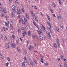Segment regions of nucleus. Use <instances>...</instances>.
<instances>
[{
	"mask_svg": "<svg viewBox=\"0 0 67 67\" xmlns=\"http://www.w3.org/2000/svg\"><path fill=\"white\" fill-rule=\"evenodd\" d=\"M19 2H18V1H16L15 2V4H18Z\"/></svg>",
	"mask_w": 67,
	"mask_h": 67,
	"instance_id": "473e14b6",
	"label": "nucleus"
},
{
	"mask_svg": "<svg viewBox=\"0 0 67 67\" xmlns=\"http://www.w3.org/2000/svg\"><path fill=\"white\" fill-rule=\"evenodd\" d=\"M32 36L33 38H35V36H34V35H32Z\"/></svg>",
	"mask_w": 67,
	"mask_h": 67,
	"instance_id": "a18cd8bd",
	"label": "nucleus"
},
{
	"mask_svg": "<svg viewBox=\"0 0 67 67\" xmlns=\"http://www.w3.org/2000/svg\"><path fill=\"white\" fill-rule=\"evenodd\" d=\"M21 21H22L23 24H24L25 25L26 22H27V19H25L23 21V20H22V18H20V20H19V23H21Z\"/></svg>",
	"mask_w": 67,
	"mask_h": 67,
	"instance_id": "f257e3e1",
	"label": "nucleus"
},
{
	"mask_svg": "<svg viewBox=\"0 0 67 67\" xmlns=\"http://www.w3.org/2000/svg\"><path fill=\"white\" fill-rule=\"evenodd\" d=\"M33 48L31 46H30L29 47V50H32Z\"/></svg>",
	"mask_w": 67,
	"mask_h": 67,
	"instance_id": "7c9ffc66",
	"label": "nucleus"
},
{
	"mask_svg": "<svg viewBox=\"0 0 67 67\" xmlns=\"http://www.w3.org/2000/svg\"><path fill=\"white\" fill-rule=\"evenodd\" d=\"M9 63H6V66H7V67H8V65H9Z\"/></svg>",
	"mask_w": 67,
	"mask_h": 67,
	"instance_id": "09e8293b",
	"label": "nucleus"
},
{
	"mask_svg": "<svg viewBox=\"0 0 67 67\" xmlns=\"http://www.w3.org/2000/svg\"><path fill=\"white\" fill-rule=\"evenodd\" d=\"M12 38H14H14H15V36H14V35H12Z\"/></svg>",
	"mask_w": 67,
	"mask_h": 67,
	"instance_id": "72a5a7b5",
	"label": "nucleus"
},
{
	"mask_svg": "<svg viewBox=\"0 0 67 67\" xmlns=\"http://www.w3.org/2000/svg\"><path fill=\"white\" fill-rule=\"evenodd\" d=\"M25 15L26 18H27V19H29V15H28L27 13H26Z\"/></svg>",
	"mask_w": 67,
	"mask_h": 67,
	"instance_id": "ddd939ff",
	"label": "nucleus"
},
{
	"mask_svg": "<svg viewBox=\"0 0 67 67\" xmlns=\"http://www.w3.org/2000/svg\"><path fill=\"white\" fill-rule=\"evenodd\" d=\"M3 29H4V31H5V27H3Z\"/></svg>",
	"mask_w": 67,
	"mask_h": 67,
	"instance_id": "680f3d73",
	"label": "nucleus"
},
{
	"mask_svg": "<svg viewBox=\"0 0 67 67\" xmlns=\"http://www.w3.org/2000/svg\"><path fill=\"white\" fill-rule=\"evenodd\" d=\"M10 38L11 40V41H12L13 42V41H14V38H13L12 37V36H10Z\"/></svg>",
	"mask_w": 67,
	"mask_h": 67,
	"instance_id": "4468645a",
	"label": "nucleus"
},
{
	"mask_svg": "<svg viewBox=\"0 0 67 67\" xmlns=\"http://www.w3.org/2000/svg\"><path fill=\"white\" fill-rule=\"evenodd\" d=\"M50 10L51 11V12L52 13H53V10L52 9H50Z\"/></svg>",
	"mask_w": 67,
	"mask_h": 67,
	"instance_id": "a19ab883",
	"label": "nucleus"
},
{
	"mask_svg": "<svg viewBox=\"0 0 67 67\" xmlns=\"http://www.w3.org/2000/svg\"><path fill=\"white\" fill-rule=\"evenodd\" d=\"M3 36L2 34L0 35V38L1 40H2L3 39Z\"/></svg>",
	"mask_w": 67,
	"mask_h": 67,
	"instance_id": "9b49d317",
	"label": "nucleus"
},
{
	"mask_svg": "<svg viewBox=\"0 0 67 67\" xmlns=\"http://www.w3.org/2000/svg\"><path fill=\"white\" fill-rule=\"evenodd\" d=\"M28 35H29V36H31V32H30V31H28Z\"/></svg>",
	"mask_w": 67,
	"mask_h": 67,
	"instance_id": "5701e85b",
	"label": "nucleus"
},
{
	"mask_svg": "<svg viewBox=\"0 0 67 67\" xmlns=\"http://www.w3.org/2000/svg\"><path fill=\"white\" fill-rule=\"evenodd\" d=\"M10 22H11V23H13V20H12L10 21Z\"/></svg>",
	"mask_w": 67,
	"mask_h": 67,
	"instance_id": "774afa93",
	"label": "nucleus"
},
{
	"mask_svg": "<svg viewBox=\"0 0 67 67\" xmlns=\"http://www.w3.org/2000/svg\"><path fill=\"white\" fill-rule=\"evenodd\" d=\"M44 65H45V66H47V65H48V64L47 63H44Z\"/></svg>",
	"mask_w": 67,
	"mask_h": 67,
	"instance_id": "6e6d98bb",
	"label": "nucleus"
},
{
	"mask_svg": "<svg viewBox=\"0 0 67 67\" xmlns=\"http://www.w3.org/2000/svg\"><path fill=\"white\" fill-rule=\"evenodd\" d=\"M7 59L9 61H10V58L9 57H7Z\"/></svg>",
	"mask_w": 67,
	"mask_h": 67,
	"instance_id": "f704fd0d",
	"label": "nucleus"
},
{
	"mask_svg": "<svg viewBox=\"0 0 67 67\" xmlns=\"http://www.w3.org/2000/svg\"><path fill=\"white\" fill-rule=\"evenodd\" d=\"M0 58H1V59H3V55H2L1 53H0Z\"/></svg>",
	"mask_w": 67,
	"mask_h": 67,
	"instance_id": "9d476101",
	"label": "nucleus"
},
{
	"mask_svg": "<svg viewBox=\"0 0 67 67\" xmlns=\"http://www.w3.org/2000/svg\"><path fill=\"white\" fill-rule=\"evenodd\" d=\"M7 22H8V23H7V22H5V23L6 24V25L7 26H9L8 25V24H9V21H7Z\"/></svg>",
	"mask_w": 67,
	"mask_h": 67,
	"instance_id": "2eb2a0df",
	"label": "nucleus"
},
{
	"mask_svg": "<svg viewBox=\"0 0 67 67\" xmlns=\"http://www.w3.org/2000/svg\"><path fill=\"white\" fill-rule=\"evenodd\" d=\"M12 9L13 10H14V11H15V13H16V7L15 5H13L12 7Z\"/></svg>",
	"mask_w": 67,
	"mask_h": 67,
	"instance_id": "7ed1b4c3",
	"label": "nucleus"
},
{
	"mask_svg": "<svg viewBox=\"0 0 67 67\" xmlns=\"http://www.w3.org/2000/svg\"><path fill=\"white\" fill-rule=\"evenodd\" d=\"M53 16L54 17V18H56V16H55V14H53Z\"/></svg>",
	"mask_w": 67,
	"mask_h": 67,
	"instance_id": "bf43d9fd",
	"label": "nucleus"
},
{
	"mask_svg": "<svg viewBox=\"0 0 67 67\" xmlns=\"http://www.w3.org/2000/svg\"><path fill=\"white\" fill-rule=\"evenodd\" d=\"M28 64L30 66L31 65L32 66H34V64L33 63V62H32V61L30 60V62H27Z\"/></svg>",
	"mask_w": 67,
	"mask_h": 67,
	"instance_id": "f03ea898",
	"label": "nucleus"
},
{
	"mask_svg": "<svg viewBox=\"0 0 67 67\" xmlns=\"http://www.w3.org/2000/svg\"><path fill=\"white\" fill-rule=\"evenodd\" d=\"M60 27H61L62 29H63V25H60Z\"/></svg>",
	"mask_w": 67,
	"mask_h": 67,
	"instance_id": "4c0bfd02",
	"label": "nucleus"
},
{
	"mask_svg": "<svg viewBox=\"0 0 67 67\" xmlns=\"http://www.w3.org/2000/svg\"><path fill=\"white\" fill-rule=\"evenodd\" d=\"M41 27L42 31H44V32H45V31H46V29H45V27L44 26H43V24H42L41 25Z\"/></svg>",
	"mask_w": 67,
	"mask_h": 67,
	"instance_id": "20e7f679",
	"label": "nucleus"
},
{
	"mask_svg": "<svg viewBox=\"0 0 67 67\" xmlns=\"http://www.w3.org/2000/svg\"><path fill=\"white\" fill-rule=\"evenodd\" d=\"M11 47L13 48H15L16 45L14 43H12L11 44Z\"/></svg>",
	"mask_w": 67,
	"mask_h": 67,
	"instance_id": "0eeeda50",
	"label": "nucleus"
},
{
	"mask_svg": "<svg viewBox=\"0 0 67 67\" xmlns=\"http://www.w3.org/2000/svg\"><path fill=\"white\" fill-rule=\"evenodd\" d=\"M40 13L41 15H42V16H43V14H42V12H41Z\"/></svg>",
	"mask_w": 67,
	"mask_h": 67,
	"instance_id": "13d9d810",
	"label": "nucleus"
},
{
	"mask_svg": "<svg viewBox=\"0 0 67 67\" xmlns=\"http://www.w3.org/2000/svg\"><path fill=\"white\" fill-rule=\"evenodd\" d=\"M18 31L19 33H20L21 32V31H20V29H19L18 30Z\"/></svg>",
	"mask_w": 67,
	"mask_h": 67,
	"instance_id": "603ef678",
	"label": "nucleus"
},
{
	"mask_svg": "<svg viewBox=\"0 0 67 67\" xmlns=\"http://www.w3.org/2000/svg\"><path fill=\"white\" fill-rule=\"evenodd\" d=\"M1 16L2 17H4V14L3 13L1 14Z\"/></svg>",
	"mask_w": 67,
	"mask_h": 67,
	"instance_id": "ea45409f",
	"label": "nucleus"
},
{
	"mask_svg": "<svg viewBox=\"0 0 67 67\" xmlns=\"http://www.w3.org/2000/svg\"><path fill=\"white\" fill-rule=\"evenodd\" d=\"M31 11V14H33V13H33V11Z\"/></svg>",
	"mask_w": 67,
	"mask_h": 67,
	"instance_id": "052dcab7",
	"label": "nucleus"
},
{
	"mask_svg": "<svg viewBox=\"0 0 67 67\" xmlns=\"http://www.w3.org/2000/svg\"><path fill=\"white\" fill-rule=\"evenodd\" d=\"M11 15L13 18H14V17L15 16V14H14V13L12 12L11 13Z\"/></svg>",
	"mask_w": 67,
	"mask_h": 67,
	"instance_id": "dca6fc26",
	"label": "nucleus"
},
{
	"mask_svg": "<svg viewBox=\"0 0 67 67\" xmlns=\"http://www.w3.org/2000/svg\"><path fill=\"white\" fill-rule=\"evenodd\" d=\"M46 16L47 17V18H48V20H49V21H50V18H49V16H48V15L46 14Z\"/></svg>",
	"mask_w": 67,
	"mask_h": 67,
	"instance_id": "412c9836",
	"label": "nucleus"
},
{
	"mask_svg": "<svg viewBox=\"0 0 67 67\" xmlns=\"http://www.w3.org/2000/svg\"><path fill=\"white\" fill-rule=\"evenodd\" d=\"M43 37H42V40H44L45 39V38H46V37H45L44 35H43Z\"/></svg>",
	"mask_w": 67,
	"mask_h": 67,
	"instance_id": "f3484780",
	"label": "nucleus"
},
{
	"mask_svg": "<svg viewBox=\"0 0 67 67\" xmlns=\"http://www.w3.org/2000/svg\"><path fill=\"white\" fill-rule=\"evenodd\" d=\"M64 55H62L61 56V58H62V59H63V57H64Z\"/></svg>",
	"mask_w": 67,
	"mask_h": 67,
	"instance_id": "e433bc0d",
	"label": "nucleus"
},
{
	"mask_svg": "<svg viewBox=\"0 0 67 67\" xmlns=\"http://www.w3.org/2000/svg\"><path fill=\"white\" fill-rule=\"evenodd\" d=\"M58 46L59 47H60V44H58Z\"/></svg>",
	"mask_w": 67,
	"mask_h": 67,
	"instance_id": "69168bd1",
	"label": "nucleus"
},
{
	"mask_svg": "<svg viewBox=\"0 0 67 67\" xmlns=\"http://www.w3.org/2000/svg\"><path fill=\"white\" fill-rule=\"evenodd\" d=\"M10 29H13V26H12V25L11 24H10Z\"/></svg>",
	"mask_w": 67,
	"mask_h": 67,
	"instance_id": "c85d7f7f",
	"label": "nucleus"
},
{
	"mask_svg": "<svg viewBox=\"0 0 67 67\" xmlns=\"http://www.w3.org/2000/svg\"><path fill=\"white\" fill-rule=\"evenodd\" d=\"M57 30L58 31V32H59V29L58 28H57Z\"/></svg>",
	"mask_w": 67,
	"mask_h": 67,
	"instance_id": "c03bdc74",
	"label": "nucleus"
},
{
	"mask_svg": "<svg viewBox=\"0 0 67 67\" xmlns=\"http://www.w3.org/2000/svg\"><path fill=\"white\" fill-rule=\"evenodd\" d=\"M17 50L19 52H20V49H19V47H17Z\"/></svg>",
	"mask_w": 67,
	"mask_h": 67,
	"instance_id": "c9c22d12",
	"label": "nucleus"
},
{
	"mask_svg": "<svg viewBox=\"0 0 67 67\" xmlns=\"http://www.w3.org/2000/svg\"><path fill=\"white\" fill-rule=\"evenodd\" d=\"M20 39L21 41H22L23 40H22V38L20 37Z\"/></svg>",
	"mask_w": 67,
	"mask_h": 67,
	"instance_id": "e2e57ef3",
	"label": "nucleus"
},
{
	"mask_svg": "<svg viewBox=\"0 0 67 67\" xmlns=\"http://www.w3.org/2000/svg\"><path fill=\"white\" fill-rule=\"evenodd\" d=\"M58 18L59 19V20H60L61 19H62V17L61 16H60L59 15L58 16Z\"/></svg>",
	"mask_w": 67,
	"mask_h": 67,
	"instance_id": "bb28decb",
	"label": "nucleus"
},
{
	"mask_svg": "<svg viewBox=\"0 0 67 67\" xmlns=\"http://www.w3.org/2000/svg\"><path fill=\"white\" fill-rule=\"evenodd\" d=\"M33 19L34 21H36L37 22H38V20H37V17L35 16L33 17Z\"/></svg>",
	"mask_w": 67,
	"mask_h": 67,
	"instance_id": "1a4fd4ad",
	"label": "nucleus"
},
{
	"mask_svg": "<svg viewBox=\"0 0 67 67\" xmlns=\"http://www.w3.org/2000/svg\"><path fill=\"white\" fill-rule=\"evenodd\" d=\"M53 47H54V48H57V46L56 45V43H54Z\"/></svg>",
	"mask_w": 67,
	"mask_h": 67,
	"instance_id": "a211bd4d",
	"label": "nucleus"
},
{
	"mask_svg": "<svg viewBox=\"0 0 67 67\" xmlns=\"http://www.w3.org/2000/svg\"><path fill=\"white\" fill-rule=\"evenodd\" d=\"M2 10V7H0V11Z\"/></svg>",
	"mask_w": 67,
	"mask_h": 67,
	"instance_id": "864d4df0",
	"label": "nucleus"
},
{
	"mask_svg": "<svg viewBox=\"0 0 67 67\" xmlns=\"http://www.w3.org/2000/svg\"><path fill=\"white\" fill-rule=\"evenodd\" d=\"M34 62L35 63H37V61L35 60V59H34Z\"/></svg>",
	"mask_w": 67,
	"mask_h": 67,
	"instance_id": "37998d69",
	"label": "nucleus"
},
{
	"mask_svg": "<svg viewBox=\"0 0 67 67\" xmlns=\"http://www.w3.org/2000/svg\"><path fill=\"white\" fill-rule=\"evenodd\" d=\"M59 0V4H62V1L61 0Z\"/></svg>",
	"mask_w": 67,
	"mask_h": 67,
	"instance_id": "c756f323",
	"label": "nucleus"
},
{
	"mask_svg": "<svg viewBox=\"0 0 67 67\" xmlns=\"http://www.w3.org/2000/svg\"><path fill=\"white\" fill-rule=\"evenodd\" d=\"M37 32L39 34H40V35L42 34L43 33L42 32V30L41 29H38V30Z\"/></svg>",
	"mask_w": 67,
	"mask_h": 67,
	"instance_id": "39448f33",
	"label": "nucleus"
},
{
	"mask_svg": "<svg viewBox=\"0 0 67 67\" xmlns=\"http://www.w3.org/2000/svg\"><path fill=\"white\" fill-rule=\"evenodd\" d=\"M32 16H35V14L34 13L32 14Z\"/></svg>",
	"mask_w": 67,
	"mask_h": 67,
	"instance_id": "8fccbe9b",
	"label": "nucleus"
},
{
	"mask_svg": "<svg viewBox=\"0 0 67 67\" xmlns=\"http://www.w3.org/2000/svg\"><path fill=\"white\" fill-rule=\"evenodd\" d=\"M25 61H24L23 63L22 66H25Z\"/></svg>",
	"mask_w": 67,
	"mask_h": 67,
	"instance_id": "393cba45",
	"label": "nucleus"
},
{
	"mask_svg": "<svg viewBox=\"0 0 67 67\" xmlns=\"http://www.w3.org/2000/svg\"><path fill=\"white\" fill-rule=\"evenodd\" d=\"M24 28L23 27H22L21 30H24Z\"/></svg>",
	"mask_w": 67,
	"mask_h": 67,
	"instance_id": "4d7b16f0",
	"label": "nucleus"
},
{
	"mask_svg": "<svg viewBox=\"0 0 67 67\" xmlns=\"http://www.w3.org/2000/svg\"><path fill=\"white\" fill-rule=\"evenodd\" d=\"M51 28H51V27H50L48 29V30L49 31V32H50L52 33V31H51Z\"/></svg>",
	"mask_w": 67,
	"mask_h": 67,
	"instance_id": "6ab92c4d",
	"label": "nucleus"
},
{
	"mask_svg": "<svg viewBox=\"0 0 67 67\" xmlns=\"http://www.w3.org/2000/svg\"><path fill=\"white\" fill-rule=\"evenodd\" d=\"M4 40H5V41H7V37H6V36H4Z\"/></svg>",
	"mask_w": 67,
	"mask_h": 67,
	"instance_id": "cd10ccee",
	"label": "nucleus"
},
{
	"mask_svg": "<svg viewBox=\"0 0 67 67\" xmlns=\"http://www.w3.org/2000/svg\"><path fill=\"white\" fill-rule=\"evenodd\" d=\"M43 35H41L39 37L41 39H42V37H43Z\"/></svg>",
	"mask_w": 67,
	"mask_h": 67,
	"instance_id": "2f4dec72",
	"label": "nucleus"
},
{
	"mask_svg": "<svg viewBox=\"0 0 67 67\" xmlns=\"http://www.w3.org/2000/svg\"><path fill=\"white\" fill-rule=\"evenodd\" d=\"M5 18H6V19H8V16H5Z\"/></svg>",
	"mask_w": 67,
	"mask_h": 67,
	"instance_id": "0e129e2a",
	"label": "nucleus"
},
{
	"mask_svg": "<svg viewBox=\"0 0 67 67\" xmlns=\"http://www.w3.org/2000/svg\"><path fill=\"white\" fill-rule=\"evenodd\" d=\"M29 25V23L28 22H27L26 23V25L27 26H28Z\"/></svg>",
	"mask_w": 67,
	"mask_h": 67,
	"instance_id": "5fc2aeb1",
	"label": "nucleus"
},
{
	"mask_svg": "<svg viewBox=\"0 0 67 67\" xmlns=\"http://www.w3.org/2000/svg\"><path fill=\"white\" fill-rule=\"evenodd\" d=\"M52 5L53 7H54V8H55L56 7V4H55V3H52Z\"/></svg>",
	"mask_w": 67,
	"mask_h": 67,
	"instance_id": "f8f14e48",
	"label": "nucleus"
},
{
	"mask_svg": "<svg viewBox=\"0 0 67 67\" xmlns=\"http://www.w3.org/2000/svg\"><path fill=\"white\" fill-rule=\"evenodd\" d=\"M25 35H27V33L26 32V31H25L23 32V37H25Z\"/></svg>",
	"mask_w": 67,
	"mask_h": 67,
	"instance_id": "6e6552de",
	"label": "nucleus"
},
{
	"mask_svg": "<svg viewBox=\"0 0 67 67\" xmlns=\"http://www.w3.org/2000/svg\"><path fill=\"white\" fill-rule=\"evenodd\" d=\"M2 11L3 12H4L5 13H6V10L5 9L3 8L2 10Z\"/></svg>",
	"mask_w": 67,
	"mask_h": 67,
	"instance_id": "aec40b11",
	"label": "nucleus"
},
{
	"mask_svg": "<svg viewBox=\"0 0 67 67\" xmlns=\"http://www.w3.org/2000/svg\"><path fill=\"white\" fill-rule=\"evenodd\" d=\"M5 48L7 49H9V47H10V46H9V44L7 43L5 44Z\"/></svg>",
	"mask_w": 67,
	"mask_h": 67,
	"instance_id": "423d86ee",
	"label": "nucleus"
},
{
	"mask_svg": "<svg viewBox=\"0 0 67 67\" xmlns=\"http://www.w3.org/2000/svg\"><path fill=\"white\" fill-rule=\"evenodd\" d=\"M16 43L17 44H18V45H19V42L18 41H16Z\"/></svg>",
	"mask_w": 67,
	"mask_h": 67,
	"instance_id": "58836bf2",
	"label": "nucleus"
},
{
	"mask_svg": "<svg viewBox=\"0 0 67 67\" xmlns=\"http://www.w3.org/2000/svg\"><path fill=\"white\" fill-rule=\"evenodd\" d=\"M59 39H58V38H57V40H56V42L57 43V44H58L59 43Z\"/></svg>",
	"mask_w": 67,
	"mask_h": 67,
	"instance_id": "4be33fe9",
	"label": "nucleus"
},
{
	"mask_svg": "<svg viewBox=\"0 0 67 67\" xmlns=\"http://www.w3.org/2000/svg\"><path fill=\"white\" fill-rule=\"evenodd\" d=\"M34 8L35 9H36V10L37 9V8H36V6H34Z\"/></svg>",
	"mask_w": 67,
	"mask_h": 67,
	"instance_id": "3c124183",
	"label": "nucleus"
},
{
	"mask_svg": "<svg viewBox=\"0 0 67 67\" xmlns=\"http://www.w3.org/2000/svg\"><path fill=\"white\" fill-rule=\"evenodd\" d=\"M59 66L60 67H63V66H62V64H60Z\"/></svg>",
	"mask_w": 67,
	"mask_h": 67,
	"instance_id": "338daca9",
	"label": "nucleus"
},
{
	"mask_svg": "<svg viewBox=\"0 0 67 67\" xmlns=\"http://www.w3.org/2000/svg\"><path fill=\"white\" fill-rule=\"evenodd\" d=\"M24 60L25 62H26V61H27V59H26V57H25L24 58Z\"/></svg>",
	"mask_w": 67,
	"mask_h": 67,
	"instance_id": "79ce46f5",
	"label": "nucleus"
},
{
	"mask_svg": "<svg viewBox=\"0 0 67 67\" xmlns=\"http://www.w3.org/2000/svg\"><path fill=\"white\" fill-rule=\"evenodd\" d=\"M64 65H65V66H64L65 67H67V64H66V63H65Z\"/></svg>",
	"mask_w": 67,
	"mask_h": 67,
	"instance_id": "de8ad7c7",
	"label": "nucleus"
},
{
	"mask_svg": "<svg viewBox=\"0 0 67 67\" xmlns=\"http://www.w3.org/2000/svg\"><path fill=\"white\" fill-rule=\"evenodd\" d=\"M47 23L48 25H49L50 27V28H52V27H51V25H50V23H49V21Z\"/></svg>",
	"mask_w": 67,
	"mask_h": 67,
	"instance_id": "b1692460",
	"label": "nucleus"
},
{
	"mask_svg": "<svg viewBox=\"0 0 67 67\" xmlns=\"http://www.w3.org/2000/svg\"><path fill=\"white\" fill-rule=\"evenodd\" d=\"M46 33H47L48 34V35H49V37H50V38H51V35H50V34H49V32H46Z\"/></svg>",
	"mask_w": 67,
	"mask_h": 67,
	"instance_id": "a878e982",
	"label": "nucleus"
},
{
	"mask_svg": "<svg viewBox=\"0 0 67 67\" xmlns=\"http://www.w3.org/2000/svg\"><path fill=\"white\" fill-rule=\"evenodd\" d=\"M21 12H20V11L19 10H18V14H20V13Z\"/></svg>",
	"mask_w": 67,
	"mask_h": 67,
	"instance_id": "49530a36",
	"label": "nucleus"
}]
</instances>
